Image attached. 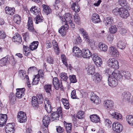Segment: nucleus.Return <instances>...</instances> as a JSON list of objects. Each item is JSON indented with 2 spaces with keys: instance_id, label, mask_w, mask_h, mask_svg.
<instances>
[{
  "instance_id": "obj_27",
  "label": "nucleus",
  "mask_w": 133,
  "mask_h": 133,
  "mask_svg": "<svg viewBox=\"0 0 133 133\" xmlns=\"http://www.w3.org/2000/svg\"><path fill=\"white\" fill-rule=\"evenodd\" d=\"M52 43L56 54L57 55H59L60 50L58 47L57 43L55 40H54L52 41Z\"/></svg>"
},
{
  "instance_id": "obj_62",
  "label": "nucleus",
  "mask_w": 133,
  "mask_h": 133,
  "mask_svg": "<svg viewBox=\"0 0 133 133\" xmlns=\"http://www.w3.org/2000/svg\"><path fill=\"white\" fill-rule=\"evenodd\" d=\"M47 61L49 63H52L53 62L54 59H53L50 56L48 57Z\"/></svg>"
},
{
  "instance_id": "obj_25",
  "label": "nucleus",
  "mask_w": 133,
  "mask_h": 133,
  "mask_svg": "<svg viewBox=\"0 0 133 133\" xmlns=\"http://www.w3.org/2000/svg\"><path fill=\"white\" fill-rule=\"evenodd\" d=\"M9 56H8L0 60V65L1 66H4L5 65L6 63H8L10 60V58H9Z\"/></svg>"
},
{
  "instance_id": "obj_38",
  "label": "nucleus",
  "mask_w": 133,
  "mask_h": 133,
  "mask_svg": "<svg viewBox=\"0 0 133 133\" xmlns=\"http://www.w3.org/2000/svg\"><path fill=\"white\" fill-rule=\"evenodd\" d=\"M44 88L46 92L50 94L51 92H52L51 84H46L44 86Z\"/></svg>"
},
{
  "instance_id": "obj_9",
  "label": "nucleus",
  "mask_w": 133,
  "mask_h": 133,
  "mask_svg": "<svg viewBox=\"0 0 133 133\" xmlns=\"http://www.w3.org/2000/svg\"><path fill=\"white\" fill-rule=\"evenodd\" d=\"M92 78L96 83H98L101 82L102 77L101 75L98 73L94 74L92 76Z\"/></svg>"
},
{
  "instance_id": "obj_56",
  "label": "nucleus",
  "mask_w": 133,
  "mask_h": 133,
  "mask_svg": "<svg viewBox=\"0 0 133 133\" xmlns=\"http://www.w3.org/2000/svg\"><path fill=\"white\" fill-rule=\"evenodd\" d=\"M76 92L75 90H74L71 92V97L72 99H77V97L76 95Z\"/></svg>"
},
{
  "instance_id": "obj_61",
  "label": "nucleus",
  "mask_w": 133,
  "mask_h": 133,
  "mask_svg": "<svg viewBox=\"0 0 133 133\" xmlns=\"http://www.w3.org/2000/svg\"><path fill=\"white\" fill-rule=\"evenodd\" d=\"M6 37L5 33L3 31H0V38L3 39Z\"/></svg>"
},
{
  "instance_id": "obj_30",
  "label": "nucleus",
  "mask_w": 133,
  "mask_h": 133,
  "mask_svg": "<svg viewBox=\"0 0 133 133\" xmlns=\"http://www.w3.org/2000/svg\"><path fill=\"white\" fill-rule=\"evenodd\" d=\"M113 18L111 17H109L107 18L105 20V25L108 27L111 26L113 23Z\"/></svg>"
},
{
  "instance_id": "obj_21",
  "label": "nucleus",
  "mask_w": 133,
  "mask_h": 133,
  "mask_svg": "<svg viewBox=\"0 0 133 133\" xmlns=\"http://www.w3.org/2000/svg\"><path fill=\"white\" fill-rule=\"evenodd\" d=\"M86 69L89 75H92L95 74V68L93 65H91L88 66L86 67Z\"/></svg>"
},
{
  "instance_id": "obj_23",
  "label": "nucleus",
  "mask_w": 133,
  "mask_h": 133,
  "mask_svg": "<svg viewBox=\"0 0 133 133\" xmlns=\"http://www.w3.org/2000/svg\"><path fill=\"white\" fill-rule=\"evenodd\" d=\"M31 13L35 15L41 14V12L39 9L36 6H33L30 9Z\"/></svg>"
},
{
  "instance_id": "obj_32",
  "label": "nucleus",
  "mask_w": 133,
  "mask_h": 133,
  "mask_svg": "<svg viewBox=\"0 0 133 133\" xmlns=\"http://www.w3.org/2000/svg\"><path fill=\"white\" fill-rule=\"evenodd\" d=\"M131 94L128 92H124L122 94V98L125 101H129L130 100Z\"/></svg>"
},
{
  "instance_id": "obj_52",
  "label": "nucleus",
  "mask_w": 133,
  "mask_h": 133,
  "mask_svg": "<svg viewBox=\"0 0 133 133\" xmlns=\"http://www.w3.org/2000/svg\"><path fill=\"white\" fill-rule=\"evenodd\" d=\"M119 71L117 70L114 71L112 73L111 75L109 77H112L116 78L117 79L118 75V74L119 73Z\"/></svg>"
},
{
  "instance_id": "obj_3",
  "label": "nucleus",
  "mask_w": 133,
  "mask_h": 133,
  "mask_svg": "<svg viewBox=\"0 0 133 133\" xmlns=\"http://www.w3.org/2000/svg\"><path fill=\"white\" fill-rule=\"evenodd\" d=\"M52 83L55 88L56 90L59 89L62 90L63 89V87L62 85V82L61 81H59L57 77L53 78Z\"/></svg>"
},
{
  "instance_id": "obj_2",
  "label": "nucleus",
  "mask_w": 133,
  "mask_h": 133,
  "mask_svg": "<svg viewBox=\"0 0 133 133\" xmlns=\"http://www.w3.org/2000/svg\"><path fill=\"white\" fill-rule=\"evenodd\" d=\"M62 114L61 108L59 107L57 109L56 112H54L51 113V121H53L55 120H58L60 116H62Z\"/></svg>"
},
{
  "instance_id": "obj_36",
  "label": "nucleus",
  "mask_w": 133,
  "mask_h": 133,
  "mask_svg": "<svg viewBox=\"0 0 133 133\" xmlns=\"http://www.w3.org/2000/svg\"><path fill=\"white\" fill-rule=\"evenodd\" d=\"M110 113L113 118H115L118 120H119L121 119L122 116L120 114L115 112H112V113Z\"/></svg>"
},
{
  "instance_id": "obj_16",
  "label": "nucleus",
  "mask_w": 133,
  "mask_h": 133,
  "mask_svg": "<svg viewBox=\"0 0 133 133\" xmlns=\"http://www.w3.org/2000/svg\"><path fill=\"white\" fill-rule=\"evenodd\" d=\"M17 92L16 93V96L18 98H20L24 96V92L25 89L24 88H18L16 89Z\"/></svg>"
},
{
  "instance_id": "obj_42",
  "label": "nucleus",
  "mask_w": 133,
  "mask_h": 133,
  "mask_svg": "<svg viewBox=\"0 0 133 133\" xmlns=\"http://www.w3.org/2000/svg\"><path fill=\"white\" fill-rule=\"evenodd\" d=\"M34 21L35 22V23L38 24L39 23L43 21V20L42 17L40 15H37L34 18Z\"/></svg>"
},
{
  "instance_id": "obj_6",
  "label": "nucleus",
  "mask_w": 133,
  "mask_h": 133,
  "mask_svg": "<svg viewBox=\"0 0 133 133\" xmlns=\"http://www.w3.org/2000/svg\"><path fill=\"white\" fill-rule=\"evenodd\" d=\"M60 19H61L62 22H64L65 23L68 24V22L70 23L72 20V18L71 14L69 13H68L66 14L65 16L60 17Z\"/></svg>"
},
{
  "instance_id": "obj_35",
  "label": "nucleus",
  "mask_w": 133,
  "mask_h": 133,
  "mask_svg": "<svg viewBox=\"0 0 133 133\" xmlns=\"http://www.w3.org/2000/svg\"><path fill=\"white\" fill-rule=\"evenodd\" d=\"M50 118L48 115H45L43 118V125H48L50 122Z\"/></svg>"
},
{
  "instance_id": "obj_60",
  "label": "nucleus",
  "mask_w": 133,
  "mask_h": 133,
  "mask_svg": "<svg viewBox=\"0 0 133 133\" xmlns=\"http://www.w3.org/2000/svg\"><path fill=\"white\" fill-rule=\"evenodd\" d=\"M56 130L58 133H62L63 132L64 129L63 128L60 126H59L57 128Z\"/></svg>"
},
{
  "instance_id": "obj_5",
  "label": "nucleus",
  "mask_w": 133,
  "mask_h": 133,
  "mask_svg": "<svg viewBox=\"0 0 133 133\" xmlns=\"http://www.w3.org/2000/svg\"><path fill=\"white\" fill-rule=\"evenodd\" d=\"M113 130L119 133L123 130V127L122 125L119 123H114L112 124Z\"/></svg>"
},
{
  "instance_id": "obj_28",
  "label": "nucleus",
  "mask_w": 133,
  "mask_h": 133,
  "mask_svg": "<svg viewBox=\"0 0 133 133\" xmlns=\"http://www.w3.org/2000/svg\"><path fill=\"white\" fill-rule=\"evenodd\" d=\"M126 46V43L124 41H119L117 43V47L121 49L125 48Z\"/></svg>"
},
{
  "instance_id": "obj_49",
  "label": "nucleus",
  "mask_w": 133,
  "mask_h": 133,
  "mask_svg": "<svg viewBox=\"0 0 133 133\" xmlns=\"http://www.w3.org/2000/svg\"><path fill=\"white\" fill-rule=\"evenodd\" d=\"M77 117L78 119L83 118L84 117V112L83 111H79L77 113Z\"/></svg>"
},
{
  "instance_id": "obj_15",
  "label": "nucleus",
  "mask_w": 133,
  "mask_h": 133,
  "mask_svg": "<svg viewBox=\"0 0 133 133\" xmlns=\"http://www.w3.org/2000/svg\"><path fill=\"white\" fill-rule=\"evenodd\" d=\"M7 116L6 114H0V127H2L4 126L5 124Z\"/></svg>"
},
{
  "instance_id": "obj_55",
  "label": "nucleus",
  "mask_w": 133,
  "mask_h": 133,
  "mask_svg": "<svg viewBox=\"0 0 133 133\" xmlns=\"http://www.w3.org/2000/svg\"><path fill=\"white\" fill-rule=\"evenodd\" d=\"M92 58L93 61H96L98 59L101 58L98 56L97 54H94L92 56Z\"/></svg>"
},
{
  "instance_id": "obj_13",
  "label": "nucleus",
  "mask_w": 133,
  "mask_h": 133,
  "mask_svg": "<svg viewBox=\"0 0 133 133\" xmlns=\"http://www.w3.org/2000/svg\"><path fill=\"white\" fill-rule=\"evenodd\" d=\"M82 50L77 46H75L73 48L72 54L75 56L79 57L81 56Z\"/></svg>"
},
{
  "instance_id": "obj_34",
  "label": "nucleus",
  "mask_w": 133,
  "mask_h": 133,
  "mask_svg": "<svg viewBox=\"0 0 133 133\" xmlns=\"http://www.w3.org/2000/svg\"><path fill=\"white\" fill-rule=\"evenodd\" d=\"M126 120L130 125L133 126V116L128 115L126 117Z\"/></svg>"
},
{
  "instance_id": "obj_37",
  "label": "nucleus",
  "mask_w": 133,
  "mask_h": 133,
  "mask_svg": "<svg viewBox=\"0 0 133 133\" xmlns=\"http://www.w3.org/2000/svg\"><path fill=\"white\" fill-rule=\"evenodd\" d=\"M12 41L14 42L16 41L20 43L22 42V39L21 36L18 34H17L14 36L12 38Z\"/></svg>"
},
{
  "instance_id": "obj_22",
  "label": "nucleus",
  "mask_w": 133,
  "mask_h": 133,
  "mask_svg": "<svg viewBox=\"0 0 133 133\" xmlns=\"http://www.w3.org/2000/svg\"><path fill=\"white\" fill-rule=\"evenodd\" d=\"M104 104L105 107L107 109H110L112 108L113 106V103L111 101L107 100L104 101Z\"/></svg>"
},
{
  "instance_id": "obj_8",
  "label": "nucleus",
  "mask_w": 133,
  "mask_h": 133,
  "mask_svg": "<svg viewBox=\"0 0 133 133\" xmlns=\"http://www.w3.org/2000/svg\"><path fill=\"white\" fill-rule=\"evenodd\" d=\"M44 100V103L45 110L48 113H50L52 110L51 103L47 98H45Z\"/></svg>"
},
{
  "instance_id": "obj_14",
  "label": "nucleus",
  "mask_w": 133,
  "mask_h": 133,
  "mask_svg": "<svg viewBox=\"0 0 133 133\" xmlns=\"http://www.w3.org/2000/svg\"><path fill=\"white\" fill-rule=\"evenodd\" d=\"M108 83L111 87H115L117 84V79L115 78L109 77Z\"/></svg>"
},
{
  "instance_id": "obj_41",
  "label": "nucleus",
  "mask_w": 133,
  "mask_h": 133,
  "mask_svg": "<svg viewBox=\"0 0 133 133\" xmlns=\"http://www.w3.org/2000/svg\"><path fill=\"white\" fill-rule=\"evenodd\" d=\"M38 99L35 96H33L32 98L31 102L32 105L34 107H37L38 106Z\"/></svg>"
},
{
  "instance_id": "obj_43",
  "label": "nucleus",
  "mask_w": 133,
  "mask_h": 133,
  "mask_svg": "<svg viewBox=\"0 0 133 133\" xmlns=\"http://www.w3.org/2000/svg\"><path fill=\"white\" fill-rule=\"evenodd\" d=\"M71 8L76 12H78L80 10L79 6L75 3H73L71 5Z\"/></svg>"
},
{
  "instance_id": "obj_33",
  "label": "nucleus",
  "mask_w": 133,
  "mask_h": 133,
  "mask_svg": "<svg viewBox=\"0 0 133 133\" xmlns=\"http://www.w3.org/2000/svg\"><path fill=\"white\" fill-rule=\"evenodd\" d=\"M39 42L37 41H34L31 43L29 46L30 49L31 50L36 49L38 46Z\"/></svg>"
},
{
  "instance_id": "obj_31",
  "label": "nucleus",
  "mask_w": 133,
  "mask_h": 133,
  "mask_svg": "<svg viewBox=\"0 0 133 133\" xmlns=\"http://www.w3.org/2000/svg\"><path fill=\"white\" fill-rule=\"evenodd\" d=\"M18 75L22 78H28V77L26 74L25 71L23 70H20L18 72Z\"/></svg>"
},
{
  "instance_id": "obj_18",
  "label": "nucleus",
  "mask_w": 133,
  "mask_h": 133,
  "mask_svg": "<svg viewBox=\"0 0 133 133\" xmlns=\"http://www.w3.org/2000/svg\"><path fill=\"white\" fill-rule=\"evenodd\" d=\"M92 22L94 23H98L100 22V19L99 15L96 13L93 14L91 17Z\"/></svg>"
},
{
  "instance_id": "obj_44",
  "label": "nucleus",
  "mask_w": 133,
  "mask_h": 133,
  "mask_svg": "<svg viewBox=\"0 0 133 133\" xmlns=\"http://www.w3.org/2000/svg\"><path fill=\"white\" fill-rule=\"evenodd\" d=\"M99 48L101 50L104 52L106 51L108 49L107 46L105 44L100 42L99 44Z\"/></svg>"
},
{
  "instance_id": "obj_10",
  "label": "nucleus",
  "mask_w": 133,
  "mask_h": 133,
  "mask_svg": "<svg viewBox=\"0 0 133 133\" xmlns=\"http://www.w3.org/2000/svg\"><path fill=\"white\" fill-rule=\"evenodd\" d=\"M109 52L110 55L112 56L118 57L119 53L117 49L114 46H111L109 48Z\"/></svg>"
},
{
  "instance_id": "obj_48",
  "label": "nucleus",
  "mask_w": 133,
  "mask_h": 133,
  "mask_svg": "<svg viewBox=\"0 0 133 133\" xmlns=\"http://www.w3.org/2000/svg\"><path fill=\"white\" fill-rule=\"evenodd\" d=\"M117 31V28L115 25H112L110 28H109V32L112 34L115 33Z\"/></svg>"
},
{
  "instance_id": "obj_29",
  "label": "nucleus",
  "mask_w": 133,
  "mask_h": 133,
  "mask_svg": "<svg viewBox=\"0 0 133 133\" xmlns=\"http://www.w3.org/2000/svg\"><path fill=\"white\" fill-rule=\"evenodd\" d=\"M90 100L94 103L96 104H99L100 102V100L96 95L93 93L91 98Z\"/></svg>"
},
{
  "instance_id": "obj_46",
  "label": "nucleus",
  "mask_w": 133,
  "mask_h": 133,
  "mask_svg": "<svg viewBox=\"0 0 133 133\" xmlns=\"http://www.w3.org/2000/svg\"><path fill=\"white\" fill-rule=\"evenodd\" d=\"M122 74L125 78L129 79L131 78V74L129 72L123 71Z\"/></svg>"
},
{
  "instance_id": "obj_45",
  "label": "nucleus",
  "mask_w": 133,
  "mask_h": 133,
  "mask_svg": "<svg viewBox=\"0 0 133 133\" xmlns=\"http://www.w3.org/2000/svg\"><path fill=\"white\" fill-rule=\"evenodd\" d=\"M39 76L37 75L35 76V78L33 80L32 84H33L35 85L38 84L39 80Z\"/></svg>"
},
{
  "instance_id": "obj_54",
  "label": "nucleus",
  "mask_w": 133,
  "mask_h": 133,
  "mask_svg": "<svg viewBox=\"0 0 133 133\" xmlns=\"http://www.w3.org/2000/svg\"><path fill=\"white\" fill-rule=\"evenodd\" d=\"M75 22L77 24H79L80 23V18L78 15H75L74 19Z\"/></svg>"
},
{
  "instance_id": "obj_4",
  "label": "nucleus",
  "mask_w": 133,
  "mask_h": 133,
  "mask_svg": "<svg viewBox=\"0 0 133 133\" xmlns=\"http://www.w3.org/2000/svg\"><path fill=\"white\" fill-rule=\"evenodd\" d=\"M107 63L109 66L114 69H117L119 68L118 62L114 59L110 58L107 61Z\"/></svg>"
},
{
  "instance_id": "obj_47",
  "label": "nucleus",
  "mask_w": 133,
  "mask_h": 133,
  "mask_svg": "<svg viewBox=\"0 0 133 133\" xmlns=\"http://www.w3.org/2000/svg\"><path fill=\"white\" fill-rule=\"evenodd\" d=\"M104 124L107 127H109L110 128L112 122L110 119L106 118L104 119Z\"/></svg>"
},
{
  "instance_id": "obj_12",
  "label": "nucleus",
  "mask_w": 133,
  "mask_h": 133,
  "mask_svg": "<svg viewBox=\"0 0 133 133\" xmlns=\"http://www.w3.org/2000/svg\"><path fill=\"white\" fill-rule=\"evenodd\" d=\"M64 25L62 26L59 30L58 32L62 35H65L66 31L68 29L69 26L66 23H64Z\"/></svg>"
},
{
  "instance_id": "obj_57",
  "label": "nucleus",
  "mask_w": 133,
  "mask_h": 133,
  "mask_svg": "<svg viewBox=\"0 0 133 133\" xmlns=\"http://www.w3.org/2000/svg\"><path fill=\"white\" fill-rule=\"evenodd\" d=\"M22 35L25 41L29 39V35L28 32H26L25 33L22 34Z\"/></svg>"
},
{
  "instance_id": "obj_17",
  "label": "nucleus",
  "mask_w": 133,
  "mask_h": 133,
  "mask_svg": "<svg viewBox=\"0 0 133 133\" xmlns=\"http://www.w3.org/2000/svg\"><path fill=\"white\" fill-rule=\"evenodd\" d=\"M81 56L84 58H89L91 56V53L87 49H84L82 50Z\"/></svg>"
},
{
  "instance_id": "obj_40",
  "label": "nucleus",
  "mask_w": 133,
  "mask_h": 133,
  "mask_svg": "<svg viewBox=\"0 0 133 133\" xmlns=\"http://www.w3.org/2000/svg\"><path fill=\"white\" fill-rule=\"evenodd\" d=\"M66 131L67 133H70L71 131L72 124L66 123L64 124Z\"/></svg>"
},
{
  "instance_id": "obj_26",
  "label": "nucleus",
  "mask_w": 133,
  "mask_h": 133,
  "mask_svg": "<svg viewBox=\"0 0 133 133\" xmlns=\"http://www.w3.org/2000/svg\"><path fill=\"white\" fill-rule=\"evenodd\" d=\"M43 8V11L47 15L51 13L52 12L50 8L46 5L43 4L42 5Z\"/></svg>"
},
{
  "instance_id": "obj_24",
  "label": "nucleus",
  "mask_w": 133,
  "mask_h": 133,
  "mask_svg": "<svg viewBox=\"0 0 133 133\" xmlns=\"http://www.w3.org/2000/svg\"><path fill=\"white\" fill-rule=\"evenodd\" d=\"M91 121L93 122L97 123L99 122L100 118L99 116L96 114H93L90 116Z\"/></svg>"
},
{
  "instance_id": "obj_19",
  "label": "nucleus",
  "mask_w": 133,
  "mask_h": 133,
  "mask_svg": "<svg viewBox=\"0 0 133 133\" xmlns=\"http://www.w3.org/2000/svg\"><path fill=\"white\" fill-rule=\"evenodd\" d=\"M6 128L5 131L6 133H14V128L12 124L8 123L6 125Z\"/></svg>"
},
{
  "instance_id": "obj_58",
  "label": "nucleus",
  "mask_w": 133,
  "mask_h": 133,
  "mask_svg": "<svg viewBox=\"0 0 133 133\" xmlns=\"http://www.w3.org/2000/svg\"><path fill=\"white\" fill-rule=\"evenodd\" d=\"M48 125H43L42 126V129L44 133L48 131Z\"/></svg>"
},
{
  "instance_id": "obj_7",
  "label": "nucleus",
  "mask_w": 133,
  "mask_h": 133,
  "mask_svg": "<svg viewBox=\"0 0 133 133\" xmlns=\"http://www.w3.org/2000/svg\"><path fill=\"white\" fill-rule=\"evenodd\" d=\"M17 118L20 123L25 122L26 120V114L23 111H20L18 113Z\"/></svg>"
},
{
  "instance_id": "obj_1",
  "label": "nucleus",
  "mask_w": 133,
  "mask_h": 133,
  "mask_svg": "<svg viewBox=\"0 0 133 133\" xmlns=\"http://www.w3.org/2000/svg\"><path fill=\"white\" fill-rule=\"evenodd\" d=\"M112 13L116 15H119L121 17L125 18H127L129 15L128 10L123 8L114 9Z\"/></svg>"
},
{
  "instance_id": "obj_20",
  "label": "nucleus",
  "mask_w": 133,
  "mask_h": 133,
  "mask_svg": "<svg viewBox=\"0 0 133 133\" xmlns=\"http://www.w3.org/2000/svg\"><path fill=\"white\" fill-rule=\"evenodd\" d=\"M5 13L8 15H12L15 13V10L14 8H11L8 6H6L5 8Z\"/></svg>"
},
{
  "instance_id": "obj_11",
  "label": "nucleus",
  "mask_w": 133,
  "mask_h": 133,
  "mask_svg": "<svg viewBox=\"0 0 133 133\" xmlns=\"http://www.w3.org/2000/svg\"><path fill=\"white\" fill-rule=\"evenodd\" d=\"M27 27L29 31L33 32H35L33 25V19L31 17H28Z\"/></svg>"
},
{
  "instance_id": "obj_63",
  "label": "nucleus",
  "mask_w": 133,
  "mask_h": 133,
  "mask_svg": "<svg viewBox=\"0 0 133 133\" xmlns=\"http://www.w3.org/2000/svg\"><path fill=\"white\" fill-rule=\"evenodd\" d=\"M37 75L39 76V77L40 78H42V79H43V74L42 70H39L38 71V74Z\"/></svg>"
},
{
  "instance_id": "obj_53",
  "label": "nucleus",
  "mask_w": 133,
  "mask_h": 133,
  "mask_svg": "<svg viewBox=\"0 0 133 133\" xmlns=\"http://www.w3.org/2000/svg\"><path fill=\"white\" fill-rule=\"evenodd\" d=\"M94 62L96 65L98 67L100 66L102 63V59L101 58L98 59L96 61H94Z\"/></svg>"
},
{
  "instance_id": "obj_39",
  "label": "nucleus",
  "mask_w": 133,
  "mask_h": 133,
  "mask_svg": "<svg viewBox=\"0 0 133 133\" xmlns=\"http://www.w3.org/2000/svg\"><path fill=\"white\" fill-rule=\"evenodd\" d=\"M21 19V17L19 15H16L14 16V21L17 24H19L20 23Z\"/></svg>"
},
{
  "instance_id": "obj_50",
  "label": "nucleus",
  "mask_w": 133,
  "mask_h": 133,
  "mask_svg": "<svg viewBox=\"0 0 133 133\" xmlns=\"http://www.w3.org/2000/svg\"><path fill=\"white\" fill-rule=\"evenodd\" d=\"M60 77L62 80L64 81H66L68 78L65 72L61 73Z\"/></svg>"
},
{
  "instance_id": "obj_51",
  "label": "nucleus",
  "mask_w": 133,
  "mask_h": 133,
  "mask_svg": "<svg viewBox=\"0 0 133 133\" xmlns=\"http://www.w3.org/2000/svg\"><path fill=\"white\" fill-rule=\"evenodd\" d=\"M69 78L71 82L75 83L77 82V80L75 75H74L72 76L70 75L69 76Z\"/></svg>"
},
{
  "instance_id": "obj_64",
  "label": "nucleus",
  "mask_w": 133,
  "mask_h": 133,
  "mask_svg": "<svg viewBox=\"0 0 133 133\" xmlns=\"http://www.w3.org/2000/svg\"><path fill=\"white\" fill-rule=\"evenodd\" d=\"M117 77V80L118 79L119 81H121L123 79V75H122L119 72L118 73Z\"/></svg>"
},
{
  "instance_id": "obj_59",
  "label": "nucleus",
  "mask_w": 133,
  "mask_h": 133,
  "mask_svg": "<svg viewBox=\"0 0 133 133\" xmlns=\"http://www.w3.org/2000/svg\"><path fill=\"white\" fill-rule=\"evenodd\" d=\"M83 36L86 41L88 42L89 41V37L87 32H86L85 34H84V35H83Z\"/></svg>"
}]
</instances>
